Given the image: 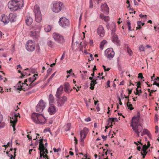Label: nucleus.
<instances>
[{"label": "nucleus", "mask_w": 159, "mask_h": 159, "mask_svg": "<svg viewBox=\"0 0 159 159\" xmlns=\"http://www.w3.org/2000/svg\"><path fill=\"white\" fill-rule=\"evenodd\" d=\"M105 53L106 56L110 58H112L115 54V52L112 48H109L106 50Z\"/></svg>", "instance_id": "15"}, {"label": "nucleus", "mask_w": 159, "mask_h": 159, "mask_svg": "<svg viewBox=\"0 0 159 159\" xmlns=\"http://www.w3.org/2000/svg\"><path fill=\"white\" fill-rule=\"evenodd\" d=\"M97 83H98L97 82H96L95 79H93V80H92L91 82L90 89L92 90H93L94 89V86L95 84Z\"/></svg>", "instance_id": "31"}, {"label": "nucleus", "mask_w": 159, "mask_h": 159, "mask_svg": "<svg viewBox=\"0 0 159 159\" xmlns=\"http://www.w3.org/2000/svg\"><path fill=\"white\" fill-rule=\"evenodd\" d=\"M34 10H39V7L38 5H35L34 7Z\"/></svg>", "instance_id": "47"}, {"label": "nucleus", "mask_w": 159, "mask_h": 159, "mask_svg": "<svg viewBox=\"0 0 159 159\" xmlns=\"http://www.w3.org/2000/svg\"><path fill=\"white\" fill-rule=\"evenodd\" d=\"M25 22L28 25H30L32 23L33 19L30 17H27L26 19Z\"/></svg>", "instance_id": "30"}, {"label": "nucleus", "mask_w": 159, "mask_h": 159, "mask_svg": "<svg viewBox=\"0 0 159 159\" xmlns=\"http://www.w3.org/2000/svg\"><path fill=\"white\" fill-rule=\"evenodd\" d=\"M107 43V42L105 40H103L102 41L100 44V48L101 49H103V47L104 45Z\"/></svg>", "instance_id": "36"}, {"label": "nucleus", "mask_w": 159, "mask_h": 159, "mask_svg": "<svg viewBox=\"0 0 159 159\" xmlns=\"http://www.w3.org/2000/svg\"><path fill=\"white\" fill-rule=\"evenodd\" d=\"M52 6L53 8H52V10H61L63 9L64 7L62 3L61 2H54L52 3Z\"/></svg>", "instance_id": "10"}, {"label": "nucleus", "mask_w": 159, "mask_h": 159, "mask_svg": "<svg viewBox=\"0 0 159 159\" xmlns=\"http://www.w3.org/2000/svg\"><path fill=\"white\" fill-rule=\"evenodd\" d=\"M113 38L112 41L114 43H119V41L118 39V36L115 34L113 35Z\"/></svg>", "instance_id": "29"}, {"label": "nucleus", "mask_w": 159, "mask_h": 159, "mask_svg": "<svg viewBox=\"0 0 159 159\" xmlns=\"http://www.w3.org/2000/svg\"><path fill=\"white\" fill-rule=\"evenodd\" d=\"M127 51L128 53L130 55H131L132 53V52L131 50L129 48H127Z\"/></svg>", "instance_id": "46"}, {"label": "nucleus", "mask_w": 159, "mask_h": 159, "mask_svg": "<svg viewBox=\"0 0 159 159\" xmlns=\"http://www.w3.org/2000/svg\"><path fill=\"white\" fill-rule=\"evenodd\" d=\"M89 129L87 128H84L80 132V140L81 142H83L89 132Z\"/></svg>", "instance_id": "12"}, {"label": "nucleus", "mask_w": 159, "mask_h": 159, "mask_svg": "<svg viewBox=\"0 0 159 159\" xmlns=\"http://www.w3.org/2000/svg\"><path fill=\"white\" fill-rule=\"evenodd\" d=\"M53 150L55 152H58L59 151H61V149L59 148L58 149H57L56 148H53Z\"/></svg>", "instance_id": "45"}, {"label": "nucleus", "mask_w": 159, "mask_h": 159, "mask_svg": "<svg viewBox=\"0 0 159 159\" xmlns=\"http://www.w3.org/2000/svg\"><path fill=\"white\" fill-rule=\"evenodd\" d=\"M57 111V108L53 105H50L48 109V112L50 115L54 114Z\"/></svg>", "instance_id": "18"}, {"label": "nucleus", "mask_w": 159, "mask_h": 159, "mask_svg": "<svg viewBox=\"0 0 159 159\" xmlns=\"http://www.w3.org/2000/svg\"><path fill=\"white\" fill-rule=\"evenodd\" d=\"M27 137L28 138V139L29 140H31L32 139V137L31 136H30L29 134H27Z\"/></svg>", "instance_id": "61"}, {"label": "nucleus", "mask_w": 159, "mask_h": 159, "mask_svg": "<svg viewBox=\"0 0 159 159\" xmlns=\"http://www.w3.org/2000/svg\"><path fill=\"white\" fill-rule=\"evenodd\" d=\"M69 84L68 82H65L64 84V89L65 92L67 93H69L72 91V89H70Z\"/></svg>", "instance_id": "17"}, {"label": "nucleus", "mask_w": 159, "mask_h": 159, "mask_svg": "<svg viewBox=\"0 0 159 159\" xmlns=\"http://www.w3.org/2000/svg\"><path fill=\"white\" fill-rule=\"evenodd\" d=\"M127 25L129 30H132L131 29V24L129 21H128L127 22Z\"/></svg>", "instance_id": "41"}, {"label": "nucleus", "mask_w": 159, "mask_h": 159, "mask_svg": "<svg viewBox=\"0 0 159 159\" xmlns=\"http://www.w3.org/2000/svg\"><path fill=\"white\" fill-rule=\"evenodd\" d=\"M72 69H70V70H67L66 71V72H67V74H68V73H70L71 72H72Z\"/></svg>", "instance_id": "58"}, {"label": "nucleus", "mask_w": 159, "mask_h": 159, "mask_svg": "<svg viewBox=\"0 0 159 159\" xmlns=\"http://www.w3.org/2000/svg\"><path fill=\"white\" fill-rule=\"evenodd\" d=\"M38 75V74H35L33 75V76L32 77H30L28 79V80L29 84H34V86L36 84L34 83L33 82L36 80L37 77L36 76Z\"/></svg>", "instance_id": "21"}, {"label": "nucleus", "mask_w": 159, "mask_h": 159, "mask_svg": "<svg viewBox=\"0 0 159 159\" xmlns=\"http://www.w3.org/2000/svg\"><path fill=\"white\" fill-rule=\"evenodd\" d=\"M48 153V152L47 149L45 148V147H44V150L41 153V155H42L41 156L40 151V157L41 158L43 157V158H45V159H49L47 155Z\"/></svg>", "instance_id": "20"}, {"label": "nucleus", "mask_w": 159, "mask_h": 159, "mask_svg": "<svg viewBox=\"0 0 159 159\" xmlns=\"http://www.w3.org/2000/svg\"><path fill=\"white\" fill-rule=\"evenodd\" d=\"M118 99L119 101V104L120 105H122V103L121 102V99H120V98L119 97H118Z\"/></svg>", "instance_id": "55"}, {"label": "nucleus", "mask_w": 159, "mask_h": 159, "mask_svg": "<svg viewBox=\"0 0 159 159\" xmlns=\"http://www.w3.org/2000/svg\"><path fill=\"white\" fill-rule=\"evenodd\" d=\"M41 27L42 26L40 24L35 25L33 27V30L30 32V35L35 38H37L39 36V33Z\"/></svg>", "instance_id": "5"}, {"label": "nucleus", "mask_w": 159, "mask_h": 159, "mask_svg": "<svg viewBox=\"0 0 159 159\" xmlns=\"http://www.w3.org/2000/svg\"><path fill=\"white\" fill-rule=\"evenodd\" d=\"M39 140V149L40 151L41 156L42 155H41V153L44 150L45 146L44 144L43 143V139H40Z\"/></svg>", "instance_id": "25"}, {"label": "nucleus", "mask_w": 159, "mask_h": 159, "mask_svg": "<svg viewBox=\"0 0 159 159\" xmlns=\"http://www.w3.org/2000/svg\"><path fill=\"white\" fill-rule=\"evenodd\" d=\"M155 129H156L155 133H156L157 132H158V127L157 126H156Z\"/></svg>", "instance_id": "62"}, {"label": "nucleus", "mask_w": 159, "mask_h": 159, "mask_svg": "<svg viewBox=\"0 0 159 159\" xmlns=\"http://www.w3.org/2000/svg\"><path fill=\"white\" fill-rule=\"evenodd\" d=\"M139 116L134 117L132 120L131 126L133 130L139 136V133L143 129L142 126L139 122Z\"/></svg>", "instance_id": "1"}, {"label": "nucleus", "mask_w": 159, "mask_h": 159, "mask_svg": "<svg viewBox=\"0 0 159 159\" xmlns=\"http://www.w3.org/2000/svg\"><path fill=\"white\" fill-rule=\"evenodd\" d=\"M139 88H137L136 89V92H134V93L136 95H138L139 96L140 95L139 93H142L141 90H139Z\"/></svg>", "instance_id": "38"}, {"label": "nucleus", "mask_w": 159, "mask_h": 159, "mask_svg": "<svg viewBox=\"0 0 159 159\" xmlns=\"http://www.w3.org/2000/svg\"><path fill=\"white\" fill-rule=\"evenodd\" d=\"M55 72H54V73H53L51 75V76L49 78V79H48V80L49 81L52 80V78L54 77V76L55 75Z\"/></svg>", "instance_id": "48"}, {"label": "nucleus", "mask_w": 159, "mask_h": 159, "mask_svg": "<svg viewBox=\"0 0 159 159\" xmlns=\"http://www.w3.org/2000/svg\"><path fill=\"white\" fill-rule=\"evenodd\" d=\"M52 28V26L50 25H48L44 28V30L46 32H50Z\"/></svg>", "instance_id": "34"}, {"label": "nucleus", "mask_w": 159, "mask_h": 159, "mask_svg": "<svg viewBox=\"0 0 159 159\" xmlns=\"http://www.w3.org/2000/svg\"><path fill=\"white\" fill-rule=\"evenodd\" d=\"M139 16L141 18H143L144 17H146L147 16L146 15H143L142 14H140L139 15Z\"/></svg>", "instance_id": "57"}, {"label": "nucleus", "mask_w": 159, "mask_h": 159, "mask_svg": "<svg viewBox=\"0 0 159 159\" xmlns=\"http://www.w3.org/2000/svg\"><path fill=\"white\" fill-rule=\"evenodd\" d=\"M2 20L1 21L5 24L8 23L9 21V18L5 14H3L1 16Z\"/></svg>", "instance_id": "23"}, {"label": "nucleus", "mask_w": 159, "mask_h": 159, "mask_svg": "<svg viewBox=\"0 0 159 159\" xmlns=\"http://www.w3.org/2000/svg\"><path fill=\"white\" fill-rule=\"evenodd\" d=\"M137 24L138 26L136 27V29L138 30L141 29V25L142 24L141 21H137Z\"/></svg>", "instance_id": "39"}, {"label": "nucleus", "mask_w": 159, "mask_h": 159, "mask_svg": "<svg viewBox=\"0 0 159 159\" xmlns=\"http://www.w3.org/2000/svg\"><path fill=\"white\" fill-rule=\"evenodd\" d=\"M138 77L139 78H141L142 79L143 78V74L142 73H139V76H138Z\"/></svg>", "instance_id": "51"}, {"label": "nucleus", "mask_w": 159, "mask_h": 159, "mask_svg": "<svg viewBox=\"0 0 159 159\" xmlns=\"http://www.w3.org/2000/svg\"><path fill=\"white\" fill-rule=\"evenodd\" d=\"M126 3L129 5L127 6L128 8L129 7H130L129 1L128 0H127L126 1Z\"/></svg>", "instance_id": "63"}, {"label": "nucleus", "mask_w": 159, "mask_h": 159, "mask_svg": "<svg viewBox=\"0 0 159 159\" xmlns=\"http://www.w3.org/2000/svg\"><path fill=\"white\" fill-rule=\"evenodd\" d=\"M34 13L36 21L38 23L40 22L42 19V14L40 11H35Z\"/></svg>", "instance_id": "16"}, {"label": "nucleus", "mask_w": 159, "mask_h": 159, "mask_svg": "<svg viewBox=\"0 0 159 159\" xmlns=\"http://www.w3.org/2000/svg\"><path fill=\"white\" fill-rule=\"evenodd\" d=\"M31 119L34 122L37 124H44L45 123V118L41 114L33 113L31 115Z\"/></svg>", "instance_id": "3"}, {"label": "nucleus", "mask_w": 159, "mask_h": 159, "mask_svg": "<svg viewBox=\"0 0 159 159\" xmlns=\"http://www.w3.org/2000/svg\"><path fill=\"white\" fill-rule=\"evenodd\" d=\"M139 49L140 51H144V48L143 46L142 45H140L139 47Z\"/></svg>", "instance_id": "42"}, {"label": "nucleus", "mask_w": 159, "mask_h": 159, "mask_svg": "<svg viewBox=\"0 0 159 159\" xmlns=\"http://www.w3.org/2000/svg\"><path fill=\"white\" fill-rule=\"evenodd\" d=\"M19 117L20 118V114L19 112L17 113L16 112L14 113V116L12 117H10V122L12 124V126L13 128V131H15L16 130L15 129V124L17 122V117Z\"/></svg>", "instance_id": "8"}, {"label": "nucleus", "mask_w": 159, "mask_h": 159, "mask_svg": "<svg viewBox=\"0 0 159 159\" xmlns=\"http://www.w3.org/2000/svg\"><path fill=\"white\" fill-rule=\"evenodd\" d=\"M63 93V86L61 85L59 88H58L57 91L55 96L57 98H59L60 96Z\"/></svg>", "instance_id": "19"}, {"label": "nucleus", "mask_w": 159, "mask_h": 159, "mask_svg": "<svg viewBox=\"0 0 159 159\" xmlns=\"http://www.w3.org/2000/svg\"><path fill=\"white\" fill-rule=\"evenodd\" d=\"M100 16L101 19H103L105 22H107L109 20L110 18L108 16H105L104 15L101 14Z\"/></svg>", "instance_id": "27"}, {"label": "nucleus", "mask_w": 159, "mask_h": 159, "mask_svg": "<svg viewBox=\"0 0 159 159\" xmlns=\"http://www.w3.org/2000/svg\"><path fill=\"white\" fill-rule=\"evenodd\" d=\"M129 99H128V102L127 103V107H128V108L130 110H133L134 108L132 107V105L129 102Z\"/></svg>", "instance_id": "35"}, {"label": "nucleus", "mask_w": 159, "mask_h": 159, "mask_svg": "<svg viewBox=\"0 0 159 159\" xmlns=\"http://www.w3.org/2000/svg\"><path fill=\"white\" fill-rule=\"evenodd\" d=\"M9 18L10 21L11 22L15 21L16 20V15L15 13H10L9 15Z\"/></svg>", "instance_id": "26"}, {"label": "nucleus", "mask_w": 159, "mask_h": 159, "mask_svg": "<svg viewBox=\"0 0 159 159\" xmlns=\"http://www.w3.org/2000/svg\"><path fill=\"white\" fill-rule=\"evenodd\" d=\"M10 159H15V156L14 157L13 156L12 154H11L10 156Z\"/></svg>", "instance_id": "60"}, {"label": "nucleus", "mask_w": 159, "mask_h": 159, "mask_svg": "<svg viewBox=\"0 0 159 159\" xmlns=\"http://www.w3.org/2000/svg\"><path fill=\"white\" fill-rule=\"evenodd\" d=\"M26 48L29 51H33L35 49V45L34 42L29 40L26 43Z\"/></svg>", "instance_id": "11"}, {"label": "nucleus", "mask_w": 159, "mask_h": 159, "mask_svg": "<svg viewBox=\"0 0 159 159\" xmlns=\"http://www.w3.org/2000/svg\"><path fill=\"white\" fill-rule=\"evenodd\" d=\"M141 83L140 81H139L137 82V88H141Z\"/></svg>", "instance_id": "49"}, {"label": "nucleus", "mask_w": 159, "mask_h": 159, "mask_svg": "<svg viewBox=\"0 0 159 159\" xmlns=\"http://www.w3.org/2000/svg\"><path fill=\"white\" fill-rule=\"evenodd\" d=\"M97 33L100 37H103L105 34L104 27L102 25H100L97 28Z\"/></svg>", "instance_id": "14"}, {"label": "nucleus", "mask_w": 159, "mask_h": 159, "mask_svg": "<svg viewBox=\"0 0 159 159\" xmlns=\"http://www.w3.org/2000/svg\"><path fill=\"white\" fill-rule=\"evenodd\" d=\"M45 103L43 100H41L36 106V109L37 112H41L45 107Z\"/></svg>", "instance_id": "9"}, {"label": "nucleus", "mask_w": 159, "mask_h": 159, "mask_svg": "<svg viewBox=\"0 0 159 159\" xmlns=\"http://www.w3.org/2000/svg\"><path fill=\"white\" fill-rule=\"evenodd\" d=\"M71 124L67 123L66 125L64 126L65 129L66 131L69 130L70 129Z\"/></svg>", "instance_id": "37"}, {"label": "nucleus", "mask_w": 159, "mask_h": 159, "mask_svg": "<svg viewBox=\"0 0 159 159\" xmlns=\"http://www.w3.org/2000/svg\"><path fill=\"white\" fill-rule=\"evenodd\" d=\"M52 37L54 40L59 43L62 44L65 42L63 36L58 33H54L52 34Z\"/></svg>", "instance_id": "6"}, {"label": "nucleus", "mask_w": 159, "mask_h": 159, "mask_svg": "<svg viewBox=\"0 0 159 159\" xmlns=\"http://www.w3.org/2000/svg\"><path fill=\"white\" fill-rule=\"evenodd\" d=\"M102 67L103 68L104 71H108L110 70V68H108L107 69H105V66L104 65H103Z\"/></svg>", "instance_id": "50"}, {"label": "nucleus", "mask_w": 159, "mask_h": 159, "mask_svg": "<svg viewBox=\"0 0 159 159\" xmlns=\"http://www.w3.org/2000/svg\"><path fill=\"white\" fill-rule=\"evenodd\" d=\"M54 97L52 94H50L49 95V103L50 105H52L54 102Z\"/></svg>", "instance_id": "32"}, {"label": "nucleus", "mask_w": 159, "mask_h": 159, "mask_svg": "<svg viewBox=\"0 0 159 159\" xmlns=\"http://www.w3.org/2000/svg\"><path fill=\"white\" fill-rule=\"evenodd\" d=\"M108 125H109V124L111 123L110 126L112 127L113 125L112 123L115 121L117 122L118 121V119L116 118H110L109 117L108 120Z\"/></svg>", "instance_id": "24"}, {"label": "nucleus", "mask_w": 159, "mask_h": 159, "mask_svg": "<svg viewBox=\"0 0 159 159\" xmlns=\"http://www.w3.org/2000/svg\"><path fill=\"white\" fill-rule=\"evenodd\" d=\"M85 120L87 122L91 120V119L90 117H88L85 119Z\"/></svg>", "instance_id": "54"}, {"label": "nucleus", "mask_w": 159, "mask_h": 159, "mask_svg": "<svg viewBox=\"0 0 159 159\" xmlns=\"http://www.w3.org/2000/svg\"><path fill=\"white\" fill-rule=\"evenodd\" d=\"M143 133L145 134H147L148 136L150 134V133L149 131L146 129H143Z\"/></svg>", "instance_id": "40"}, {"label": "nucleus", "mask_w": 159, "mask_h": 159, "mask_svg": "<svg viewBox=\"0 0 159 159\" xmlns=\"http://www.w3.org/2000/svg\"><path fill=\"white\" fill-rule=\"evenodd\" d=\"M55 43L54 42L50 40H48L47 42L48 46L50 48H52L55 46Z\"/></svg>", "instance_id": "28"}, {"label": "nucleus", "mask_w": 159, "mask_h": 159, "mask_svg": "<svg viewBox=\"0 0 159 159\" xmlns=\"http://www.w3.org/2000/svg\"><path fill=\"white\" fill-rule=\"evenodd\" d=\"M114 28H113L112 30H111V34H112V35H113L114 34H115V32L116 31V26L115 25H114Z\"/></svg>", "instance_id": "43"}, {"label": "nucleus", "mask_w": 159, "mask_h": 159, "mask_svg": "<svg viewBox=\"0 0 159 159\" xmlns=\"http://www.w3.org/2000/svg\"><path fill=\"white\" fill-rule=\"evenodd\" d=\"M65 55V52H64L63 53V54L62 55V56L61 58V60H63L64 58Z\"/></svg>", "instance_id": "53"}, {"label": "nucleus", "mask_w": 159, "mask_h": 159, "mask_svg": "<svg viewBox=\"0 0 159 159\" xmlns=\"http://www.w3.org/2000/svg\"><path fill=\"white\" fill-rule=\"evenodd\" d=\"M101 10H109V8L106 3L102 4L101 6Z\"/></svg>", "instance_id": "33"}, {"label": "nucleus", "mask_w": 159, "mask_h": 159, "mask_svg": "<svg viewBox=\"0 0 159 159\" xmlns=\"http://www.w3.org/2000/svg\"><path fill=\"white\" fill-rule=\"evenodd\" d=\"M57 106L58 107H61L63 105L64 103L67 101V98L65 96H63L62 97H59V98H57Z\"/></svg>", "instance_id": "13"}, {"label": "nucleus", "mask_w": 159, "mask_h": 159, "mask_svg": "<svg viewBox=\"0 0 159 159\" xmlns=\"http://www.w3.org/2000/svg\"><path fill=\"white\" fill-rule=\"evenodd\" d=\"M128 90L129 91V93H128L129 95V94H130L132 92V89L130 90L129 89H128Z\"/></svg>", "instance_id": "56"}, {"label": "nucleus", "mask_w": 159, "mask_h": 159, "mask_svg": "<svg viewBox=\"0 0 159 159\" xmlns=\"http://www.w3.org/2000/svg\"><path fill=\"white\" fill-rule=\"evenodd\" d=\"M28 82H29L28 81V79H26L25 80L23 83H28Z\"/></svg>", "instance_id": "64"}, {"label": "nucleus", "mask_w": 159, "mask_h": 159, "mask_svg": "<svg viewBox=\"0 0 159 159\" xmlns=\"http://www.w3.org/2000/svg\"><path fill=\"white\" fill-rule=\"evenodd\" d=\"M59 24L62 27L66 28L69 26L70 22L66 18L62 17L60 19Z\"/></svg>", "instance_id": "7"}, {"label": "nucleus", "mask_w": 159, "mask_h": 159, "mask_svg": "<svg viewBox=\"0 0 159 159\" xmlns=\"http://www.w3.org/2000/svg\"><path fill=\"white\" fill-rule=\"evenodd\" d=\"M17 89L20 90H23L25 91L28 90L34 86V84H33L25 83H21L20 81H19L17 84Z\"/></svg>", "instance_id": "4"}, {"label": "nucleus", "mask_w": 159, "mask_h": 159, "mask_svg": "<svg viewBox=\"0 0 159 159\" xmlns=\"http://www.w3.org/2000/svg\"><path fill=\"white\" fill-rule=\"evenodd\" d=\"M90 59H89V61H92L93 60V59H94V58L93 57V55L92 54H90Z\"/></svg>", "instance_id": "52"}, {"label": "nucleus", "mask_w": 159, "mask_h": 159, "mask_svg": "<svg viewBox=\"0 0 159 159\" xmlns=\"http://www.w3.org/2000/svg\"><path fill=\"white\" fill-rule=\"evenodd\" d=\"M110 80H108L107 81V88L108 87H109L110 86Z\"/></svg>", "instance_id": "59"}, {"label": "nucleus", "mask_w": 159, "mask_h": 159, "mask_svg": "<svg viewBox=\"0 0 159 159\" xmlns=\"http://www.w3.org/2000/svg\"><path fill=\"white\" fill-rule=\"evenodd\" d=\"M93 6V2L92 0H89V7L90 8H92Z\"/></svg>", "instance_id": "44"}, {"label": "nucleus", "mask_w": 159, "mask_h": 159, "mask_svg": "<svg viewBox=\"0 0 159 159\" xmlns=\"http://www.w3.org/2000/svg\"><path fill=\"white\" fill-rule=\"evenodd\" d=\"M148 148V147L146 145V144L143 146L141 153L142 155L143 156V158L145 157V155L147 153V150Z\"/></svg>", "instance_id": "22"}, {"label": "nucleus", "mask_w": 159, "mask_h": 159, "mask_svg": "<svg viewBox=\"0 0 159 159\" xmlns=\"http://www.w3.org/2000/svg\"><path fill=\"white\" fill-rule=\"evenodd\" d=\"M23 0H11L8 2V6L10 9L13 10L21 9L24 7Z\"/></svg>", "instance_id": "2"}]
</instances>
